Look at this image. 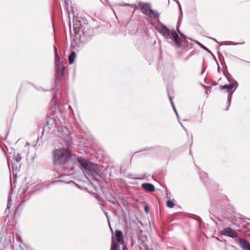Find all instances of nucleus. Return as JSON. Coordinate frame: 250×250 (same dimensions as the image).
<instances>
[{
	"label": "nucleus",
	"mask_w": 250,
	"mask_h": 250,
	"mask_svg": "<svg viewBox=\"0 0 250 250\" xmlns=\"http://www.w3.org/2000/svg\"><path fill=\"white\" fill-rule=\"evenodd\" d=\"M108 224H109V225H110V222H109V221H108Z\"/></svg>",
	"instance_id": "e433bc0d"
},
{
	"label": "nucleus",
	"mask_w": 250,
	"mask_h": 250,
	"mask_svg": "<svg viewBox=\"0 0 250 250\" xmlns=\"http://www.w3.org/2000/svg\"><path fill=\"white\" fill-rule=\"evenodd\" d=\"M222 234L229 236L232 238H236L237 237V233L233 230L231 228L229 227H227L224 228L221 232Z\"/></svg>",
	"instance_id": "20e7f679"
},
{
	"label": "nucleus",
	"mask_w": 250,
	"mask_h": 250,
	"mask_svg": "<svg viewBox=\"0 0 250 250\" xmlns=\"http://www.w3.org/2000/svg\"><path fill=\"white\" fill-rule=\"evenodd\" d=\"M211 39L216 41L215 39H214V38H211Z\"/></svg>",
	"instance_id": "72a5a7b5"
},
{
	"label": "nucleus",
	"mask_w": 250,
	"mask_h": 250,
	"mask_svg": "<svg viewBox=\"0 0 250 250\" xmlns=\"http://www.w3.org/2000/svg\"><path fill=\"white\" fill-rule=\"evenodd\" d=\"M39 139H40V138H39V137H38V141H39Z\"/></svg>",
	"instance_id": "c9c22d12"
},
{
	"label": "nucleus",
	"mask_w": 250,
	"mask_h": 250,
	"mask_svg": "<svg viewBox=\"0 0 250 250\" xmlns=\"http://www.w3.org/2000/svg\"><path fill=\"white\" fill-rule=\"evenodd\" d=\"M167 206L168 208H172L174 207V203L171 200H167Z\"/></svg>",
	"instance_id": "6ab92c4d"
},
{
	"label": "nucleus",
	"mask_w": 250,
	"mask_h": 250,
	"mask_svg": "<svg viewBox=\"0 0 250 250\" xmlns=\"http://www.w3.org/2000/svg\"><path fill=\"white\" fill-rule=\"evenodd\" d=\"M84 34H85V33H84V31H83V35H84Z\"/></svg>",
	"instance_id": "473e14b6"
},
{
	"label": "nucleus",
	"mask_w": 250,
	"mask_h": 250,
	"mask_svg": "<svg viewBox=\"0 0 250 250\" xmlns=\"http://www.w3.org/2000/svg\"><path fill=\"white\" fill-rule=\"evenodd\" d=\"M66 144L68 146H69L71 145V141L69 139L67 140Z\"/></svg>",
	"instance_id": "393cba45"
},
{
	"label": "nucleus",
	"mask_w": 250,
	"mask_h": 250,
	"mask_svg": "<svg viewBox=\"0 0 250 250\" xmlns=\"http://www.w3.org/2000/svg\"><path fill=\"white\" fill-rule=\"evenodd\" d=\"M248 250H250V248Z\"/></svg>",
	"instance_id": "4c0bfd02"
},
{
	"label": "nucleus",
	"mask_w": 250,
	"mask_h": 250,
	"mask_svg": "<svg viewBox=\"0 0 250 250\" xmlns=\"http://www.w3.org/2000/svg\"><path fill=\"white\" fill-rule=\"evenodd\" d=\"M182 127L184 128V129L185 130V127H184L183 126H182Z\"/></svg>",
	"instance_id": "f704fd0d"
},
{
	"label": "nucleus",
	"mask_w": 250,
	"mask_h": 250,
	"mask_svg": "<svg viewBox=\"0 0 250 250\" xmlns=\"http://www.w3.org/2000/svg\"><path fill=\"white\" fill-rule=\"evenodd\" d=\"M13 159L17 162H19L21 161V157L19 153H14L13 155Z\"/></svg>",
	"instance_id": "f3484780"
},
{
	"label": "nucleus",
	"mask_w": 250,
	"mask_h": 250,
	"mask_svg": "<svg viewBox=\"0 0 250 250\" xmlns=\"http://www.w3.org/2000/svg\"><path fill=\"white\" fill-rule=\"evenodd\" d=\"M54 51L55 53V57H56V55H58L57 53V48L56 47L54 46Z\"/></svg>",
	"instance_id": "bb28decb"
},
{
	"label": "nucleus",
	"mask_w": 250,
	"mask_h": 250,
	"mask_svg": "<svg viewBox=\"0 0 250 250\" xmlns=\"http://www.w3.org/2000/svg\"><path fill=\"white\" fill-rule=\"evenodd\" d=\"M64 67L63 66L62 63L60 61L58 55H57L56 57H55V67Z\"/></svg>",
	"instance_id": "2eb2a0df"
},
{
	"label": "nucleus",
	"mask_w": 250,
	"mask_h": 250,
	"mask_svg": "<svg viewBox=\"0 0 250 250\" xmlns=\"http://www.w3.org/2000/svg\"><path fill=\"white\" fill-rule=\"evenodd\" d=\"M238 83L237 82H235V83L234 84H226V85H222L221 86V89L223 90V89H227V91L228 92H230L232 88L235 86V88H236L238 86Z\"/></svg>",
	"instance_id": "1a4fd4ad"
},
{
	"label": "nucleus",
	"mask_w": 250,
	"mask_h": 250,
	"mask_svg": "<svg viewBox=\"0 0 250 250\" xmlns=\"http://www.w3.org/2000/svg\"><path fill=\"white\" fill-rule=\"evenodd\" d=\"M168 98H169V101H170V103H171V105H172V107H173V110H174V111H175V113H176V115H177V116L178 118H179V116H178V113H177V111L176 110V109H175V107H174V105H173V102H172V101L171 98V97L169 96V94H168Z\"/></svg>",
	"instance_id": "4be33fe9"
},
{
	"label": "nucleus",
	"mask_w": 250,
	"mask_h": 250,
	"mask_svg": "<svg viewBox=\"0 0 250 250\" xmlns=\"http://www.w3.org/2000/svg\"><path fill=\"white\" fill-rule=\"evenodd\" d=\"M53 155L54 164L60 165L65 160L69 159L71 156V153L68 149L61 148L55 150L53 152Z\"/></svg>",
	"instance_id": "7ed1b4c3"
},
{
	"label": "nucleus",
	"mask_w": 250,
	"mask_h": 250,
	"mask_svg": "<svg viewBox=\"0 0 250 250\" xmlns=\"http://www.w3.org/2000/svg\"><path fill=\"white\" fill-rule=\"evenodd\" d=\"M65 67H56V76L57 77H60L63 74Z\"/></svg>",
	"instance_id": "f8f14e48"
},
{
	"label": "nucleus",
	"mask_w": 250,
	"mask_h": 250,
	"mask_svg": "<svg viewBox=\"0 0 250 250\" xmlns=\"http://www.w3.org/2000/svg\"><path fill=\"white\" fill-rule=\"evenodd\" d=\"M231 98H232V93L230 95H229L228 96V103H229V105L228 106V107L226 108V110H228V108L230 104V103H231Z\"/></svg>",
	"instance_id": "412c9836"
},
{
	"label": "nucleus",
	"mask_w": 250,
	"mask_h": 250,
	"mask_svg": "<svg viewBox=\"0 0 250 250\" xmlns=\"http://www.w3.org/2000/svg\"><path fill=\"white\" fill-rule=\"evenodd\" d=\"M104 214H105L107 220H108L109 217H108V213L106 211H104Z\"/></svg>",
	"instance_id": "c85d7f7f"
},
{
	"label": "nucleus",
	"mask_w": 250,
	"mask_h": 250,
	"mask_svg": "<svg viewBox=\"0 0 250 250\" xmlns=\"http://www.w3.org/2000/svg\"><path fill=\"white\" fill-rule=\"evenodd\" d=\"M76 53L72 51L68 57L69 63L72 64L74 62L75 58L76 57Z\"/></svg>",
	"instance_id": "4468645a"
},
{
	"label": "nucleus",
	"mask_w": 250,
	"mask_h": 250,
	"mask_svg": "<svg viewBox=\"0 0 250 250\" xmlns=\"http://www.w3.org/2000/svg\"><path fill=\"white\" fill-rule=\"evenodd\" d=\"M55 120L53 119V118H48L47 121H46V125L49 126V127H51L54 125V124H55Z\"/></svg>",
	"instance_id": "dca6fc26"
},
{
	"label": "nucleus",
	"mask_w": 250,
	"mask_h": 250,
	"mask_svg": "<svg viewBox=\"0 0 250 250\" xmlns=\"http://www.w3.org/2000/svg\"><path fill=\"white\" fill-rule=\"evenodd\" d=\"M147 19L149 21H153L158 17H159V14L156 11H153L152 9L150 10V12L147 14Z\"/></svg>",
	"instance_id": "423d86ee"
},
{
	"label": "nucleus",
	"mask_w": 250,
	"mask_h": 250,
	"mask_svg": "<svg viewBox=\"0 0 250 250\" xmlns=\"http://www.w3.org/2000/svg\"><path fill=\"white\" fill-rule=\"evenodd\" d=\"M78 162L84 174H87L94 179H96L101 172V170L98 167L96 164L93 163L85 158H78Z\"/></svg>",
	"instance_id": "f257e3e1"
},
{
	"label": "nucleus",
	"mask_w": 250,
	"mask_h": 250,
	"mask_svg": "<svg viewBox=\"0 0 250 250\" xmlns=\"http://www.w3.org/2000/svg\"><path fill=\"white\" fill-rule=\"evenodd\" d=\"M239 244L243 250H248L250 248V243L245 239H240Z\"/></svg>",
	"instance_id": "0eeeda50"
},
{
	"label": "nucleus",
	"mask_w": 250,
	"mask_h": 250,
	"mask_svg": "<svg viewBox=\"0 0 250 250\" xmlns=\"http://www.w3.org/2000/svg\"><path fill=\"white\" fill-rule=\"evenodd\" d=\"M144 209L146 212H148L149 209H148V207L147 206H145Z\"/></svg>",
	"instance_id": "cd10ccee"
},
{
	"label": "nucleus",
	"mask_w": 250,
	"mask_h": 250,
	"mask_svg": "<svg viewBox=\"0 0 250 250\" xmlns=\"http://www.w3.org/2000/svg\"><path fill=\"white\" fill-rule=\"evenodd\" d=\"M157 29L168 42L172 43L174 41L178 47L181 46L179 42V35L174 30H169L162 23L158 24Z\"/></svg>",
	"instance_id": "f03ea898"
},
{
	"label": "nucleus",
	"mask_w": 250,
	"mask_h": 250,
	"mask_svg": "<svg viewBox=\"0 0 250 250\" xmlns=\"http://www.w3.org/2000/svg\"><path fill=\"white\" fill-rule=\"evenodd\" d=\"M127 177L128 178L134 179H143V178H141V177H134L133 174H131V173L127 174Z\"/></svg>",
	"instance_id": "aec40b11"
},
{
	"label": "nucleus",
	"mask_w": 250,
	"mask_h": 250,
	"mask_svg": "<svg viewBox=\"0 0 250 250\" xmlns=\"http://www.w3.org/2000/svg\"><path fill=\"white\" fill-rule=\"evenodd\" d=\"M142 187L146 190L149 192L153 191L155 189L154 185L150 183L142 184Z\"/></svg>",
	"instance_id": "9d476101"
},
{
	"label": "nucleus",
	"mask_w": 250,
	"mask_h": 250,
	"mask_svg": "<svg viewBox=\"0 0 250 250\" xmlns=\"http://www.w3.org/2000/svg\"><path fill=\"white\" fill-rule=\"evenodd\" d=\"M232 44H233V45H238V44H244L245 42H237V43H235L234 42H231Z\"/></svg>",
	"instance_id": "a878e982"
},
{
	"label": "nucleus",
	"mask_w": 250,
	"mask_h": 250,
	"mask_svg": "<svg viewBox=\"0 0 250 250\" xmlns=\"http://www.w3.org/2000/svg\"><path fill=\"white\" fill-rule=\"evenodd\" d=\"M139 5L141 10L142 12L146 16L147 15V14L151 9V5L149 3H143L140 2L139 3Z\"/></svg>",
	"instance_id": "39448f33"
},
{
	"label": "nucleus",
	"mask_w": 250,
	"mask_h": 250,
	"mask_svg": "<svg viewBox=\"0 0 250 250\" xmlns=\"http://www.w3.org/2000/svg\"><path fill=\"white\" fill-rule=\"evenodd\" d=\"M204 70H202V72H201V74H202L204 73Z\"/></svg>",
	"instance_id": "2f4dec72"
},
{
	"label": "nucleus",
	"mask_w": 250,
	"mask_h": 250,
	"mask_svg": "<svg viewBox=\"0 0 250 250\" xmlns=\"http://www.w3.org/2000/svg\"><path fill=\"white\" fill-rule=\"evenodd\" d=\"M11 197L10 195H9L8 196V203H7V207H6V209L10 208V205H11Z\"/></svg>",
	"instance_id": "5701e85b"
},
{
	"label": "nucleus",
	"mask_w": 250,
	"mask_h": 250,
	"mask_svg": "<svg viewBox=\"0 0 250 250\" xmlns=\"http://www.w3.org/2000/svg\"><path fill=\"white\" fill-rule=\"evenodd\" d=\"M177 31L180 35V36H179V42L181 44V42H183L186 44L187 45L188 42L187 40L186 36L180 32L179 30V26L177 28Z\"/></svg>",
	"instance_id": "9b49d317"
},
{
	"label": "nucleus",
	"mask_w": 250,
	"mask_h": 250,
	"mask_svg": "<svg viewBox=\"0 0 250 250\" xmlns=\"http://www.w3.org/2000/svg\"><path fill=\"white\" fill-rule=\"evenodd\" d=\"M43 134H44V129H43V130L42 131V135H41V138L43 135Z\"/></svg>",
	"instance_id": "c756f323"
},
{
	"label": "nucleus",
	"mask_w": 250,
	"mask_h": 250,
	"mask_svg": "<svg viewBox=\"0 0 250 250\" xmlns=\"http://www.w3.org/2000/svg\"><path fill=\"white\" fill-rule=\"evenodd\" d=\"M110 202H111V203H113V204H115V203H114V202L113 201H111H111H110Z\"/></svg>",
	"instance_id": "7c9ffc66"
},
{
	"label": "nucleus",
	"mask_w": 250,
	"mask_h": 250,
	"mask_svg": "<svg viewBox=\"0 0 250 250\" xmlns=\"http://www.w3.org/2000/svg\"><path fill=\"white\" fill-rule=\"evenodd\" d=\"M115 236L117 240V242L118 244L122 243L124 242V237L122 231L120 230L115 231Z\"/></svg>",
	"instance_id": "6e6552de"
},
{
	"label": "nucleus",
	"mask_w": 250,
	"mask_h": 250,
	"mask_svg": "<svg viewBox=\"0 0 250 250\" xmlns=\"http://www.w3.org/2000/svg\"><path fill=\"white\" fill-rule=\"evenodd\" d=\"M120 245L118 243H115L114 237L112 236L111 250H120Z\"/></svg>",
	"instance_id": "ddd939ff"
},
{
	"label": "nucleus",
	"mask_w": 250,
	"mask_h": 250,
	"mask_svg": "<svg viewBox=\"0 0 250 250\" xmlns=\"http://www.w3.org/2000/svg\"><path fill=\"white\" fill-rule=\"evenodd\" d=\"M173 0L177 3V4L178 5V6L179 7L180 10L182 12V8H181V6L180 5L179 1L178 0Z\"/></svg>",
	"instance_id": "b1692460"
},
{
	"label": "nucleus",
	"mask_w": 250,
	"mask_h": 250,
	"mask_svg": "<svg viewBox=\"0 0 250 250\" xmlns=\"http://www.w3.org/2000/svg\"><path fill=\"white\" fill-rule=\"evenodd\" d=\"M195 42L199 45L201 47H202L204 50L207 51V52H209V53H210V50L208 48H207L206 46H205L204 45H203L202 43H201L200 42H199L198 41H196Z\"/></svg>",
	"instance_id": "a211bd4d"
}]
</instances>
